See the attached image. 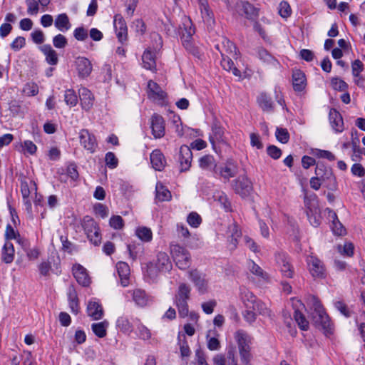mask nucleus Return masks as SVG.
Wrapping results in <instances>:
<instances>
[{
    "instance_id": "33",
    "label": "nucleus",
    "mask_w": 365,
    "mask_h": 365,
    "mask_svg": "<svg viewBox=\"0 0 365 365\" xmlns=\"http://www.w3.org/2000/svg\"><path fill=\"white\" fill-rule=\"evenodd\" d=\"M108 326L109 322L107 320H104L101 322L92 324L91 329L98 337L103 338L107 334V329Z\"/></svg>"
},
{
    "instance_id": "19",
    "label": "nucleus",
    "mask_w": 365,
    "mask_h": 365,
    "mask_svg": "<svg viewBox=\"0 0 365 365\" xmlns=\"http://www.w3.org/2000/svg\"><path fill=\"white\" fill-rule=\"evenodd\" d=\"M201 17L207 29H212L215 24L214 15L207 0H199Z\"/></svg>"
},
{
    "instance_id": "51",
    "label": "nucleus",
    "mask_w": 365,
    "mask_h": 365,
    "mask_svg": "<svg viewBox=\"0 0 365 365\" xmlns=\"http://www.w3.org/2000/svg\"><path fill=\"white\" fill-rule=\"evenodd\" d=\"M294 319L299 327L302 330H307L309 328V322L304 316L299 311L294 312Z\"/></svg>"
},
{
    "instance_id": "9",
    "label": "nucleus",
    "mask_w": 365,
    "mask_h": 365,
    "mask_svg": "<svg viewBox=\"0 0 365 365\" xmlns=\"http://www.w3.org/2000/svg\"><path fill=\"white\" fill-rule=\"evenodd\" d=\"M307 264L310 274L314 279H322L326 277V268L324 263L316 256H307Z\"/></svg>"
},
{
    "instance_id": "32",
    "label": "nucleus",
    "mask_w": 365,
    "mask_h": 365,
    "mask_svg": "<svg viewBox=\"0 0 365 365\" xmlns=\"http://www.w3.org/2000/svg\"><path fill=\"white\" fill-rule=\"evenodd\" d=\"M55 26L61 31H66L71 28L69 19L66 14H61L56 18Z\"/></svg>"
},
{
    "instance_id": "39",
    "label": "nucleus",
    "mask_w": 365,
    "mask_h": 365,
    "mask_svg": "<svg viewBox=\"0 0 365 365\" xmlns=\"http://www.w3.org/2000/svg\"><path fill=\"white\" fill-rule=\"evenodd\" d=\"M224 55L225 54L222 53V59L221 61V66L222 68L227 71H232L235 76L240 77L241 73L238 68L234 67L232 59L230 57H225Z\"/></svg>"
},
{
    "instance_id": "25",
    "label": "nucleus",
    "mask_w": 365,
    "mask_h": 365,
    "mask_svg": "<svg viewBox=\"0 0 365 365\" xmlns=\"http://www.w3.org/2000/svg\"><path fill=\"white\" fill-rule=\"evenodd\" d=\"M117 272L122 286L127 287L130 283V270L128 264L124 262H119L116 264Z\"/></svg>"
},
{
    "instance_id": "12",
    "label": "nucleus",
    "mask_w": 365,
    "mask_h": 365,
    "mask_svg": "<svg viewBox=\"0 0 365 365\" xmlns=\"http://www.w3.org/2000/svg\"><path fill=\"white\" fill-rule=\"evenodd\" d=\"M80 144L89 153H94L98 148V143L93 134L86 129H82L78 135Z\"/></svg>"
},
{
    "instance_id": "8",
    "label": "nucleus",
    "mask_w": 365,
    "mask_h": 365,
    "mask_svg": "<svg viewBox=\"0 0 365 365\" xmlns=\"http://www.w3.org/2000/svg\"><path fill=\"white\" fill-rule=\"evenodd\" d=\"M312 307V318L317 326H321L323 329L330 328V320L329 316L325 313L321 303L316 299H314Z\"/></svg>"
},
{
    "instance_id": "59",
    "label": "nucleus",
    "mask_w": 365,
    "mask_h": 365,
    "mask_svg": "<svg viewBox=\"0 0 365 365\" xmlns=\"http://www.w3.org/2000/svg\"><path fill=\"white\" fill-rule=\"evenodd\" d=\"M275 135L277 139L282 143H287L289 139V134L285 128H277Z\"/></svg>"
},
{
    "instance_id": "56",
    "label": "nucleus",
    "mask_w": 365,
    "mask_h": 365,
    "mask_svg": "<svg viewBox=\"0 0 365 365\" xmlns=\"http://www.w3.org/2000/svg\"><path fill=\"white\" fill-rule=\"evenodd\" d=\"M313 154L318 158H325L329 161H334L335 160L334 155L329 150L315 149L313 151Z\"/></svg>"
},
{
    "instance_id": "63",
    "label": "nucleus",
    "mask_w": 365,
    "mask_h": 365,
    "mask_svg": "<svg viewBox=\"0 0 365 365\" xmlns=\"http://www.w3.org/2000/svg\"><path fill=\"white\" fill-rule=\"evenodd\" d=\"M132 28L138 35H143L145 32V24L142 19H136L133 22Z\"/></svg>"
},
{
    "instance_id": "3",
    "label": "nucleus",
    "mask_w": 365,
    "mask_h": 365,
    "mask_svg": "<svg viewBox=\"0 0 365 365\" xmlns=\"http://www.w3.org/2000/svg\"><path fill=\"white\" fill-rule=\"evenodd\" d=\"M173 267L167 253L160 252L157 255L155 262L147 265L146 274L152 279L156 278L159 272H170Z\"/></svg>"
},
{
    "instance_id": "16",
    "label": "nucleus",
    "mask_w": 365,
    "mask_h": 365,
    "mask_svg": "<svg viewBox=\"0 0 365 365\" xmlns=\"http://www.w3.org/2000/svg\"><path fill=\"white\" fill-rule=\"evenodd\" d=\"M150 128L155 138H161L165 133V123L163 118L158 114H153L150 118Z\"/></svg>"
},
{
    "instance_id": "35",
    "label": "nucleus",
    "mask_w": 365,
    "mask_h": 365,
    "mask_svg": "<svg viewBox=\"0 0 365 365\" xmlns=\"http://www.w3.org/2000/svg\"><path fill=\"white\" fill-rule=\"evenodd\" d=\"M136 236L144 242H149L153 239L152 230L147 227L140 226L135 229Z\"/></svg>"
},
{
    "instance_id": "38",
    "label": "nucleus",
    "mask_w": 365,
    "mask_h": 365,
    "mask_svg": "<svg viewBox=\"0 0 365 365\" xmlns=\"http://www.w3.org/2000/svg\"><path fill=\"white\" fill-rule=\"evenodd\" d=\"M329 217L332 219L331 229L333 232L336 235H343L345 234L346 230L342 224L337 219L336 213L330 211Z\"/></svg>"
},
{
    "instance_id": "23",
    "label": "nucleus",
    "mask_w": 365,
    "mask_h": 365,
    "mask_svg": "<svg viewBox=\"0 0 365 365\" xmlns=\"http://www.w3.org/2000/svg\"><path fill=\"white\" fill-rule=\"evenodd\" d=\"M114 28L118 39L122 42L127 38L128 29L126 23L121 15L117 14L114 17Z\"/></svg>"
},
{
    "instance_id": "57",
    "label": "nucleus",
    "mask_w": 365,
    "mask_h": 365,
    "mask_svg": "<svg viewBox=\"0 0 365 365\" xmlns=\"http://www.w3.org/2000/svg\"><path fill=\"white\" fill-rule=\"evenodd\" d=\"M109 224L115 230H120L124 227L123 220L120 215L112 216L109 220Z\"/></svg>"
},
{
    "instance_id": "10",
    "label": "nucleus",
    "mask_w": 365,
    "mask_h": 365,
    "mask_svg": "<svg viewBox=\"0 0 365 365\" xmlns=\"http://www.w3.org/2000/svg\"><path fill=\"white\" fill-rule=\"evenodd\" d=\"M274 257L276 264L282 275L284 277L292 278L294 271L288 256L284 252H277Z\"/></svg>"
},
{
    "instance_id": "46",
    "label": "nucleus",
    "mask_w": 365,
    "mask_h": 365,
    "mask_svg": "<svg viewBox=\"0 0 365 365\" xmlns=\"http://www.w3.org/2000/svg\"><path fill=\"white\" fill-rule=\"evenodd\" d=\"M251 309L262 316L271 317V311L267 305L261 301L257 300V302L253 304Z\"/></svg>"
},
{
    "instance_id": "48",
    "label": "nucleus",
    "mask_w": 365,
    "mask_h": 365,
    "mask_svg": "<svg viewBox=\"0 0 365 365\" xmlns=\"http://www.w3.org/2000/svg\"><path fill=\"white\" fill-rule=\"evenodd\" d=\"M64 101L67 105L73 107L78 103V96L73 90L68 89L65 91Z\"/></svg>"
},
{
    "instance_id": "28",
    "label": "nucleus",
    "mask_w": 365,
    "mask_h": 365,
    "mask_svg": "<svg viewBox=\"0 0 365 365\" xmlns=\"http://www.w3.org/2000/svg\"><path fill=\"white\" fill-rule=\"evenodd\" d=\"M247 267L250 272L255 275L259 280L267 282L269 280V275L264 272L258 264L254 261L250 260L248 262Z\"/></svg>"
},
{
    "instance_id": "44",
    "label": "nucleus",
    "mask_w": 365,
    "mask_h": 365,
    "mask_svg": "<svg viewBox=\"0 0 365 365\" xmlns=\"http://www.w3.org/2000/svg\"><path fill=\"white\" fill-rule=\"evenodd\" d=\"M200 167L205 170H216V165L215 164V160L212 155H205L202 157L199 160Z\"/></svg>"
},
{
    "instance_id": "40",
    "label": "nucleus",
    "mask_w": 365,
    "mask_h": 365,
    "mask_svg": "<svg viewBox=\"0 0 365 365\" xmlns=\"http://www.w3.org/2000/svg\"><path fill=\"white\" fill-rule=\"evenodd\" d=\"M178 343L181 358L182 360H186L190 356L191 351L185 341V336L184 334L178 335Z\"/></svg>"
},
{
    "instance_id": "22",
    "label": "nucleus",
    "mask_w": 365,
    "mask_h": 365,
    "mask_svg": "<svg viewBox=\"0 0 365 365\" xmlns=\"http://www.w3.org/2000/svg\"><path fill=\"white\" fill-rule=\"evenodd\" d=\"M72 271L73 274L78 284L84 287L90 284L91 278L89 277L86 269L82 265L79 264L73 265Z\"/></svg>"
},
{
    "instance_id": "7",
    "label": "nucleus",
    "mask_w": 365,
    "mask_h": 365,
    "mask_svg": "<svg viewBox=\"0 0 365 365\" xmlns=\"http://www.w3.org/2000/svg\"><path fill=\"white\" fill-rule=\"evenodd\" d=\"M83 227L89 241L94 245H98L101 242V234L97 222L88 216L83 218Z\"/></svg>"
},
{
    "instance_id": "37",
    "label": "nucleus",
    "mask_w": 365,
    "mask_h": 365,
    "mask_svg": "<svg viewBox=\"0 0 365 365\" xmlns=\"http://www.w3.org/2000/svg\"><path fill=\"white\" fill-rule=\"evenodd\" d=\"M135 333L140 339L144 341L150 339L152 336L150 330L143 324H142L140 320H138Z\"/></svg>"
},
{
    "instance_id": "45",
    "label": "nucleus",
    "mask_w": 365,
    "mask_h": 365,
    "mask_svg": "<svg viewBox=\"0 0 365 365\" xmlns=\"http://www.w3.org/2000/svg\"><path fill=\"white\" fill-rule=\"evenodd\" d=\"M214 200L217 202L224 209L227 210L230 207V203L227 195L222 191H216L213 195Z\"/></svg>"
},
{
    "instance_id": "11",
    "label": "nucleus",
    "mask_w": 365,
    "mask_h": 365,
    "mask_svg": "<svg viewBox=\"0 0 365 365\" xmlns=\"http://www.w3.org/2000/svg\"><path fill=\"white\" fill-rule=\"evenodd\" d=\"M237 163L232 159H228L221 165L216 168L215 173L225 180H229L237 173Z\"/></svg>"
},
{
    "instance_id": "20",
    "label": "nucleus",
    "mask_w": 365,
    "mask_h": 365,
    "mask_svg": "<svg viewBox=\"0 0 365 365\" xmlns=\"http://www.w3.org/2000/svg\"><path fill=\"white\" fill-rule=\"evenodd\" d=\"M192 153L190 147L182 145L180 148L179 161L180 165V171L184 172L189 170L191 166Z\"/></svg>"
},
{
    "instance_id": "50",
    "label": "nucleus",
    "mask_w": 365,
    "mask_h": 365,
    "mask_svg": "<svg viewBox=\"0 0 365 365\" xmlns=\"http://www.w3.org/2000/svg\"><path fill=\"white\" fill-rule=\"evenodd\" d=\"M241 7L244 12V14L247 17H252L254 16H257L258 14L257 9L253 6L248 1H242L241 2Z\"/></svg>"
},
{
    "instance_id": "43",
    "label": "nucleus",
    "mask_w": 365,
    "mask_h": 365,
    "mask_svg": "<svg viewBox=\"0 0 365 365\" xmlns=\"http://www.w3.org/2000/svg\"><path fill=\"white\" fill-rule=\"evenodd\" d=\"M156 197L160 201H168L171 198L170 192L161 183L156 185Z\"/></svg>"
},
{
    "instance_id": "53",
    "label": "nucleus",
    "mask_w": 365,
    "mask_h": 365,
    "mask_svg": "<svg viewBox=\"0 0 365 365\" xmlns=\"http://www.w3.org/2000/svg\"><path fill=\"white\" fill-rule=\"evenodd\" d=\"M94 212L101 218H106L109 214V210L107 206L101 203H97L93 207Z\"/></svg>"
},
{
    "instance_id": "47",
    "label": "nucleus",
    "mask_w": 365,
    "mask_h": 365,
    "mask_svg": "<svg viewBox=\"0 0 365 365\" xmlns=\"http://www.w3.org/2000/svg\"><path fill=\"white\" fill-rule=\"evenodd\" d=\"M21 191L24 199V205H26V210L29 212H31V203L29 199V197L30 195V190L29 188V185L27 182H21Z\"/></svg>"
},
{
    "instance_id": "5",
    "label": "nucleus",
    "mask_w": 365,
    "mask_h": 365,
    "mask_svg": "<svg viewBox=\"0 0 365 365\" xmlns=\"http://www.w3.org/2000/svg\"><path fill=\"white\" fill-rule=\"evenodd\" d=\"M155 43L153 47H149L145 49L142 55L143 66L148 70H153L156 66L155 53L162 46L161 37L158 34H153L151 36Z\"/></svg>"
},
{
    "instance_id": "42",
    "label": "nucleus",
    "mask_w": 365,
    "mask_h": 365,
    "mask_svg": "<svg viewBox=\"0 0 365 365\" xmlns=\"http://www.w3.org/2000/svg\"><path fill=\"white\" fill-rule=\"evenodd\" d=\"M260 108L266 112H269L273 108L272 102L269 96L264 93L260 94L257 99Z\"/></svg>"
},
{
    "instance_id": "52",
    "label": "nucleus",
    "mask_w": 365,
    "mask_h": 365,
    "mask_svg": "<svg viewBox=\"0 0 365 365\" xmlns=\"http://www.w3.org/2000/svg\"><path fill=\"white\" fill-rule=\"evenodd\" d=\"M331 86L334 90L339 91H344L348 88L346 83L337 77L331 78Z\"/></svg>"
},
{
    "instance_id": "18",
    "label": "nucleus",
    "mask_w": 365,
    "mask_h": 365,
    "mask_svg": "<svg viewBox=\"0 0 365 365\" xmlns=\"http://www.w3.org/2000/svg\"><path fill=\"white\" fill-rule=\"evenodd\" d=\"M86 311L88 315L93 320L101 319L104 315L103 306L96 298H92L88 301Z\"/></svg>"
},
{
    "instance_id": "6",
    "label": "nucleus",
    "mask_w": 365,
    "mask_h": 365,
    "mask_svg": "<svg viewBox=\"0 0 365 365\" xmlns=\"http://www.w3.org/2000/svg\"><path fill=\"white\" fill-rule=\"evenodd\" d=\"M171 254L176 266L180 269H185L191 264V256L189 251L178 245H173L170 248Z\"/></svg>"
},
{
    "instance_id": "13",
    "label": "nucleus",
    "mask_w": 365,
    "mask_h": 365,
    "mask_svg": "<svg viewBox=\"0 0 365 365\" xmlns=\"http://www.w3.org/2000/svg\"><path fill=\"white\" fill-rule=\"evenodd\" d=\"M188 274L190 279L193 282L198 292L200 294H205L208 290V280L205 275L196 269L190 270Z\"/></svg>"
},
{
    "instance_id": "29",
    "label": "nucleus",
    "mask_w": 365,
    "mask_h": 365,
    "mask_svg": "<svg viewBox=\"0 0 365 365\" xmlns=\"http://www.w3.org/2000/svg\"><path fill=\"white\" fill-rule=\"evenodd\" d=\"M329 120L332 128L337 133H341L344 130V123L339 113L336 110H331L329 113Z\"/></svg>"
},
{
    "instance_id": "17",
    "label": "nucleus",
    "mask_w": 365,
    "mask_h": 365,
    "mask_svg": "<svg viewBox=\"0 0 365 365\" xmlns=\"http://www.w3.org/2000/svg\"><path fill=\"white\" fill-rule=\"evenodd\" d=\"M148 98L159 104H163L166 98L165 92L154 81H150L148 83Z\"/></svg>"
},
{
    "instance_id": "64",
    "label": "nucleus",
    "mask_w": 365,
    "mask_h": 365,
    "mask_svg": "<svg viewBox=\"0 0 365 365\" xmlns=\"http://www.w3.org/2000/svg\"><path fill=\"white\" fill-rule=\"evenodd\" d=\"M27 13L29 15H36L38 12V3L36 0H26Z\"/></svg>"
},
{
    "instance_id": "55",
    "label": "nucleus",
    "mask_w": 365,
    "mask_h": 365,
    "mask_svg": "<svg viewBox=\"0 0 365 365\" xmlns=\"http://www.w3.org/2000/svg\"><path fill=\"white\" fill-rule=\"evenodd\" d=\"M105 161L106 165L110 168L114 169L118 166V160L115 157V154L112 152H108L106 153L105 157Z\"/></svg>"
},
{
    "instance_id": "1",
    "label": "nucleus",
    "mask_w": 365,
    "mask_h": 365,
    "mask_svg": "<svg viewBox=\"0 0 365 365\" xmlns=\"http://www.w3.org/2000/svg\"><path fill=\"white\" fill-rule=\"evenodd\" d=\"M234 339L236 342L238 356L236 353L235 347L230 345L227 348V357L230 365H249L252 358L251 353V346L252 344V336L245 331L238 329L234 333Z\"/></svg>"
},
{
    "instance_id": "54",
    "label": "nucleus",
    "mask_w": 365,
    "mask_h": 365,
    "mask_svg": "<svg viewBox=\"0 0 365 365\" xmlns=\"http://www.w3.org/2000/svg\"><path fill=\"white\" fill-rule=\"evenodd\" d=\"M187 223L192 227H198L202 222L200 216L197 212H191L187 218Z\"/></svg>"
},
{
    "instance_id": "4",
    "label": "nucleus",
    "mask_w": 365,
    "mask_h": 365,
    "mask_svg": "<svg viewBox=\"0 0 365 365\" xmlns=\"http://www.w3.org/2000/svg\"><path fill=\"white\" fill-rule=\"evenodd\" d=\"M191 288L185 283H180L175 296V304L178 308V314L180 317L185 318L188 316L187 301L190 299Z\"/></svg>"
},
{
    "instance_id": "62",
    "label": "nucleus",
    "mask_w": 365,
    "mask_h": 365,
    "mask_svg": "<svg viewBox=\"0 0 365 365\" xmlns=\"http://www.w3.org/2000/svg\"><path fill=\"white\" fill-rule=\"evenodd\" d=\"M5 237L8 240H16L18 242H21L20 235L14 230V229L8 225L5 230Z\"/></svg>"
},
{
    "instance_id": "21",
    "label": "nucleus",
    "mask_w": 365,
    "mask_h": 365,
    "mask_svg": "<svg viewBox=\"0 0 365 365\" xmlns=\"http://www.w3.org/2000/svg\"><path fill=\"white\" fill-rule=\"evenodd\" d=\"M75 65L78 75L81 78L88 77L91 74L93 69L91 61L85 57H78L76 59Z\"/></svg>"
},
{
    "instance_id": "24",
    "label": "nucleus",
    "mask_w": 365,
    "mask_h": 365,
    "mask_svg": "<svg viewBox=\"0 0 365 365\" xmlns=\"http://www.w3.org/2000/svg\"><path fill=\"white\" fill-rule=\"evenodd\" d=\"M78 93L82 108L86 111L91 110L94 102V96L92 93L85 87L81 88Z\"/></svg>"
},
{
    "instance_id": "26",
    "label": "nucleus",
    "mask_w": 365,
    "mask_h": 365,
    "mask_svg": "<svg viewBox=\"0 0 365 365\" xmlns=\"http://www.w3.org/2000/svg\"><path fill=\"white\" fill-rule=\"evenodd\" d=\"M150 163L155 170L161 171L166 165V160L163 153L156 149L150 154Z\"/></svg>"
},
{
    "instance_id": "60",
    "label": "nucleus",
    "mask_w": 365,
    "mask_h": 365,
    "mask_svg": "<svg viewBox=\"0 0 365 365\" xmlns=\"http://www.w3.org/2000/svg\"><path fill=\"white\" fill-rule=\"evenodd\" d=\"M24 92L29 96H34L38 93V86L35 83H28L24 88Z\"/></svg>"
},
{
    "instance_id": "58",
    "label": "nucleus",
    "mask_w": 365,
    "mask_h": 365,
    "mask_svg": "<svg viewBox=\"0 0 365 365\" xmlns=\"http://www.w3.org/2000/svg\"><path fill=\"white\" fill-rule=\"evenodd\" d=\"M279 14L283 18H287L292 14L291 7L287 1H282L279 5Z\"/></svg>"
},
{
    "instance_id": "27",
    "label": "nucleus",
    "mask_w": 365,
    "mask_h": 365,
    "mask_svg": "<svg viewBox=\"0 0 365 365\" xmlns=\"http://www.w3.org/2000/svg\"><path fill=\"white\" fill-rule=\"evenodd\" d=\"M292 84L295 91H303L307 85L304 73L299 70L294 71L292 74Z\"/></svg>"
},
{
    "instance_id": "36",
    "label": "nucleus",
    "mask_w": 365,
    "mask_h": 365,
    "mask_svg": "<svg viewBox=\"0 0 365 365\" xmlns=\"http://www.w3.org/2000/svg\"><path fill=\"white\" fill-rule=\"evenodd\" d=\"M240 297L247 309H251L257 300V297L247 289H241Z\"/></svg>"
},
{
    "instance_id": "31",
    "label": "nucleus",
    "mask_w": 365,
    "mask_h": 365,
    "mask_svg": "<svg viewBox=\"0 0 365 365\" xmlns=\"http://www.w3.org/2000/svg\"><path fill=\"white\" fill-rule=\"evenodd\" d=\"M41 51L46 56V60L47 63L50 65H56L57 64L58 59V56L55 50L52 48V47L48 45H43L40 48Z\"/></svg>"
},
{
    "instance_id": "49",
    "label": "nucleus",
    "mask_w": 365,
    "mask_h": 365,
    "mask_svg": "<svg viewBox=\"0 0 365 365\" xmlns=\"http://www.w3.org/2000/svg\"><path fill=\"white\" fill-rule=\"evenodd\" d=\"M338 251L343 255L351 257L354 255V246L350 242H346L343 245L337 246Z\"/></svg>"
},
{
    "instance_id": "15",
    "label": "nucleus",
    "mask_w": 365,
    "mask_h": 365,
    "mask_svg": "<svg viewBox=\"0 0 365 365\" xmlns=\"http://www.w3.org/2000/svg\"><path fill=\"white\" fill-rule=\"evenodd\" d=\"M233 188L242 197L249 196L252 191V182L245 176H240L234 181Z\"/></svg>"
},
{
    "instance_id": "61",
    "label": "nucleus",
    "mask_w": 365,
    "mask_h": 365,
    "mask_svg": "<svg viewBox=\"0 0 365 365\" xmlns=\"http://www.w3.org/2000/svg\"><path fill=\"white\" fill-rule=\"evenodd\" d=\"M258 57L263 62L270 64H274L276 60L272 57L266 50L259 49Z\"/></svg>"
},
{
    "instance_id": "30",
    "label": "nucleus",
    "mask_w": 365,
    "mask_h": 365,
    "mask_svg": "<svg viewBox=\"0 0 365 365\" xmlns=\"http://www.w3.org/2000/svg\"><path fill=\"white\" fill-rule=\"evenodd\" d=\"M15 250L11 242L6 241L1 251V259L6 264H10L14 258Z\"/></svg>"
},
{
    "instance_id": "41",
    "label": "nucleus",
    "mask_w": 365,
    "mask_h": 365,
    "mask_svg": "<svg viewBox=\"0 0 365 365\" xmlns=\"http://www.w3.org/2000/svg\"><path fill=\"white\" fill-rule=\"evenodd\" d=\"M116 326L124 333H130L133 331L132 324L125 317H120L116 321Z\"/></svg>"
},
{
    "instance_id": "2",
    "label": "nucleus",
    "mask_w": 365,
    "mask_h": 365,
    "mask_svg": "<svg viewBox=\"0 0 365 365\" xmlns=\"http://www.w3.org/2000/svg\"><path fill=\"white\" fill-rule=\"evenodd\" d=\"M182 34V41L184 47L187 51L192 53L194 56L199 55L200 52L198 48L195 46L192 41V37L194 35L195 31L192 27V23L191 19L184 16L182 18V23L179 26Z\"/></svg>"
},
{
    "instance_id": "34",
    "label": "nucleus",
    "mask_w": 365,
    "mask_h": 365,
    "mask_svg": "<svg viewBox=\"0 0 365 365\" xmlns=\"http://www.w3.org/2000/svg\"><path fill=\"white\" fill-rule=\"evenodd\" d=\"M317 177L321 178L323 181L327 180H335V177L330 168H326L322 165H318L315 170Z\"/></svg>"
},
{
    "instance_id": "14",
    "label": "nucleus",
    "mask_w": 365,
    "mask_h": 365,
    "mask_svg": "<svg viewBox=\"0 0 365 365\" xmlns=\"http://www.w3.org/2000/svg\"><path fill=\"white\" fill-rule=\"evenodd\" d=\"M130 295L133 301L136 306L144 307L149 305L152 302L151 297L145 292V290L141 289H135L129 290L126 293V297Z\"/></svg>"
}]
</instances>
